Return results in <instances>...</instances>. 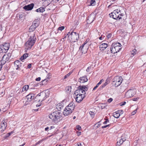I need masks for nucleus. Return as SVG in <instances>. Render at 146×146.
Wrapping results in <instances>:
<instances>
[{
    "instance_id": "9d476101",
    "label": "nucleus",
    "mask_w": 146,
    "mask_h": 146,
    "mask_svg": "<svg viewBox=\"0 0 146 146\" xmlns=\"http://www.w3.org/2000/svg\"><path fill=\"white\" fill-rule=\"evenodd\" d=\"M135 94V90L134 89H131L127 91L125 94V96L127 98H131Z\"/></svg>"
},
{
    "instance_id": "58836bf2",
    "label": "nucleus",
    "mask_w": 146,
    "mask_h": 146,
    "mask_svg": "<svg viewBox=\"0 0 146 146\" xmlns=\"http://www.w3.org/2000/svg\"><path fill=\"white\" fill-rule=\"evenodd\" d=\"M64 29V26H62L59 27L58 29V30L62 31V30Z\"/></svg>"
},
{
    "instance_id": "f3484780",
    "label": "nucleus",
    "mask_w": 146,
    "mask_h": 146,
    "mask_svg": "<svg viewBox=\"0 0 146 146\" xmlns=\"http://www.w3.org/2000/svg\"><path fill=\"white\" fill-rule=\"evenodd\" d=\"M88 80L87 76H85L80 78L79 79V81L80 83H83Z\"/></svg>"
},
{
    "instance_id": "0e129e2a",
    "label": "nucleus",
    "mask_w": 146,
    "mask_h": 146,
    "mask_svg": "<svg viewBox=\"0 0 146 146\" xmlns=\"http://www.w3.org/2000/svg\"><path fill=\"white\" fill-rule=\"evenodd\" d=\"M13 133V132H10V133H8V136H10V135L11 134H12Z\"/></svg>"
},
{
    "instance_id": "4468645a",
    "label": "nucleus",
    "mask_w": 146,
    "mask_h": 146,
    "mask_svg": "<svg viewBox=\"0 0 146 146\" xmlns=\"http://www.w3.org/2000/svg\"><path fill=\"white\" fill-rule=\"evenodd\" d=\"M15 66L16 67V69L18 70L19 69H20V67H21L22 65V64L19 60H16L14 63Z\"/></svg>"
},
{
    "instance_id": "09e8293b",
    "label": "nucleus",
    "mask_w": 146,
    "mask_h": 146,
    "mask_svg": "<svg viewBox=\"0 0 146 146\" xmlns=\"http://www.w3.org/2000/svg\"><path fill=\"white\" fill-rule=\"evenodd\" d=\"M106 82H107V83H108V84H109L110 82V80L109 78H107L106 80Z\"/></svg>"
},
{
    "instance_id": "e2e57ef3",
    "label": "nucleus",
    "mask_w": 146,
    "mask_h": 146,
    "mask_svg": "<svg viewBox=\"0 0 146 146\" xmlns=\"http://www.w3.org/2000/svg\"><path fill=\"white\" fill-rule=\"evenodd\" d=\"M98 88L96 86L93 88V90H95L97 88Z\"/></svg>"
},
{
    "instance_id": "338daca9",
    "label": "nucleus",
    "mask_w": 146,
    "mask_h": 146,
    "mask_svg": "<svg viewBox=\"0 0 146 146\" xmlns=\"http://www.w3.org/2000/svg\"><path fill=\"white\" fill-rule=\"evenodd\" d=\"M119 14H120L119 16L121 17V16H122L123 15V14L121 13V12H120L119 13Z\"/></svg>"
},
{
    "instance_id": "f704fd0d",
    "label": "nucleus",
    "mask_w": 146,
    "mask_h": 146,
    "mask_svg": "<svg viewBox=\"0 0 146 146\" xmlns=\"http://www.w3.org/2000/svg\"><path fill=\"white\" fill-rule=\"evenodd\" d=\"M47 81L48 80L47 79H45L44 80H42L41 81L42 84L43 85H45L46 84Z\"/></svg>"
},
{
    "instance_id": "20e7f679",
    "label": "nucleus",
    "mask_w": 146,
    "mask_h": 146,
    "mask_svg": "<svg viewBox=\"0 0 146 146\" xmlns=\"http://www.w3.org/2000/svg\"><path fill=\"white\" fill-rule=\"evenodd\" d=\"M88 86H79L78 87V89L75 91L74 94L75 95H82L86 94L85 91L88 90Z\"/></svg>"
},
{
    "instance_id": "dca6fc26",
    "label": "nucleus",
    "mask_w": 146,
    "mask_h": 146,
    "mask_svg": "<svg viewBox=\"0 0 146 146\" xmlns=\"http://www.w3.org/2000/svg\"><path fill=\"white\" fill-rule=\"evenodd\" d=\"M94 19L95 17L94 15H90L88 17L87 22L88 23L90 24L94 21Z\"/></svg>"
},
{
    "instance_id": "a878e982",
    "label": "nucleus",
    "mask_w": 146,
    "mask_h": 146,
    "mask_svg": "<svg viewBox=\"0 0 146 146\" xmlns=\"http://www.w3.org/2000/svg\"><path fill=\"white\" fill-rule=\"evenodd\" d=\"M4 46L2 45H0V53H5L7 52V51L5 50L3 46Z\"/></svg>"
},
{
    "instance_id": "c85d7f7f",
    "label": "nucleus",
    "mask_w": 146,
    "mask_h": 146,
    "mask_svg": "<svg viewBox=\"0 0 146 146\" xmlns=\"http://www.w3.org/2000/svg\"><path fill=\"white\" fill-rule=\"evenodd\" d=\"M71 86H68L66 87L65 90L67 93H69L71 92Z\"/></svg>"
},
{
    "instance_id": "8fccbe9b",
    "label": "nucleus",
    "mask_w": 146,
    "mask_h": 146,
    "mask_svg": "<svg viewBox=\"0 0 146 146\" xmlns=\"http://www.w3.org/2000/svg\"><path fill=\"white\" fill-rule=\"evenodd\" d=\"M139 99V98H133L132 100L134 101H137L138 100V99Z\"/></svg>"
},
{
    "instance_id": "ea45409f",
    "label": "nucleus",
    "mask_w": 146,
    "mask_h": 146,
    "mask_svg": "<svg viewBox=\"0 0 146 146\" xmlns=\"http://www.w3.org/2000/svg\"><path fill=\"white\" fill-rule=\"evenodd\" d=\"M102 109H103L105 108L106 106V105L105 103L102 104L100 106Z\"/></svg>"
},
{
    "instance_id": "de8ad7c7",
    "label": "nucleus",
    "mask_w": 146,
    "mask_h": 146,
    "mask_svg": "<svg viewBox=\"0 0 146 146\" xmlns=\"http://www.w3.org/2000/svg\"><path fill=\"white\" fill-rule=\"evenodd\" d=\"M113 101V99L111 98H110L108 100V102L109 103Z\"/></svg>"
},
{
    "instance_id": "e433bc0d",
    "label": "nucleus",
    "mask_w": 146,
    "mask_h": 146,
    "mask_svg": "<svg viewBox=\"0 0 146 146\" xmlns=\"http://www.w3.org/2000/svg\"><path fill=\"white\" fill-rule=\"evenodd\" d=\"M96 3V1L94 0H91L90 3V5H94Z\"/></svg>"
},
{
    "instance_id": "0eeeda50",
    "label": "nucleus",
    "mask_w": 146,
    "mask_h": 146,
    "mask_svg": "<svg viewBox=\"0 0 146 146\" xmlns=\"http://www.w3.org/2000/svg\"><path fill=\"white\" fill-rule=\"evenodd\" d=\"M120 12V10L115 9L112 12L110 13L109 15L110 17H112L115 19H121V17H120V14H119Z\"/></svg>"
},
{
    "instance_id": "bb28decb",
    "label": "nucleus",
    "mask_w": 146,
    "mask_h": 146,
    "mask_svg": "<svg viewBox=\"0 0 146 146\" xmlns=\"http://www.w3.org/2000/svg\"><path fill=\"white\" fill-rule=\"evenodd\" d=\"M120 115V114L119 113V112H117V111L114 112L113 113V116L114 117L116 118H118L119 117Z\"/></svg>"
},
{
    "instance_id": "393cba45",
    "label": "nucleus",
    "mask_w": 146,
    "mask_h": 146,
    "mask_svg": "<svg viewBox=\"0 0 146 146\" xmlns=\"http://www.w3.org/2000/svg\"><path fill=\"white\" fill-rule=\"evenodd\" d=\"M28 54L26 53L22 55L20 58V60L22 61L26 59L28 56Z\"/></svg>"
},
{
    "instance_id": "c9c22d12",
    "label": "nucleus",
    "mask_w": 146,
    "mask_h": 146,
    "mask_svg": "<svg viewBox=\"0 0 146 146\" xmlns=\"http://www.w3.org/2000/svg\"><path fill=\"white\" fill-rule=\"evenodd\" d=\"M72 72H69L64 77V78L63 79H65L66 78L68 77L72 73Z\"/></svg>"
},
{
    "instance_id": "7ed1b4c3",
    "label": "nucleus",
    "mask_w": 146,
    "mask_h": 146,
    "mask_svg": "<svg viewBox=\"0 0 146 146\" xmlns=\"http://www.w3.org/2000/svg\"><path fill=\"white\" fill-rule=\"evenodd\" d=\"M75 105H74L73 102H71L64 110L63 113L65 116H67L71 113L74 110Z\"/></svg>"
},
{
    "instance_id": "bf43d9fd",
    "label": "nucleus",
    "mask_w": 146,
    "mask_h": 146,
    "mask_svg": "<svg viewBox=\"0 0 146 146\" xmlns=\"http://www.w3.org/2000/svg\"><path fill=\"white\" fill-rule=\"evenodd\" d=\"M77 135L79 136L81 135V132H79L77 133Z\"/></svg>"
},
{
    "instance_id": "f8f14e48",
    "label": "nucleus",
    "mask_w": 146,
    "mask_h": 146,
    "mask_svg": "<svg viewBox=\"0 0 146 146\" xmlns=\"http://www.w3.org/2000/svg\"><path fill=\"white\" fill-rule=\"evenodd\" d=\"M121 44L119 42L113 43L111 45V46L115 47L117 52L121 49Z\"/></svg>"
},
{
    "instance_id": "ddd939ff",
    "label": "nucleus",
    "mask_w": 146,
    "mask_h": 146,
    "mask_svg": "<svg viewBox=\"0 0 146 146\" xmlns=\"http://www.w3.org/2000/svg\"><path fill=\"white\" fill-rule=\"evenodd\" d=\"M35 5L33 3H31L30 4L25 6L23 7V9L26 11L32 10L33 8Z\"/></svg>"
},
{
    "instance_id": "f03ea898",
    "label": "nucleus",
    "mask_w": 146,
    "mask_h": 146,
    "mask_svg": "<svg viewBox=\"0 0 146 146\" xmlns=\"http://www.w3.org/2000/svg\"><path fill=\"white\" fill-rule=\"evenodd\" d=\"M36 39V37L34 34L33 36H31L28 39V41L25 44V45L26 46L25 48V52H27V50L30 49L31 48L35 43Z\"/></svg>"
},
{
    "instance_id": "5fc2aeb1",
    "label": "nucleus",
    "mask_w": 146,
    "mask_h": 146,
    "mask_svg": "<svg viewBox=\"0 0 146 146\" xmlns=\"http://www.w3.org/2000/svg\"><path fill=\"white\" fill-rule=\"evenodd\" d=\"M41 79L40 77H38V78H36L35 79V80L36 81H40Z\"/></svg>"
},
{
    "instance_id": "f257e3e1",
    "label": "nucleus",
    "mask_w": 146,
    "mask_h": 146,
    "mask_svg": "<svg viewBox=\"0 0 146 146\" xmlns=\"http://www.w3.org/2000/svg\"><path fill=\"white\" fill-rule=\"evenodd\" d=\"M62 114L59 110L55 111L48 115L49 117L54 123H56L61 119Z\"/></svg>"
},
{
    "instance_id": "3c124183",
    "label": "nucleus",
    "mask_w": 146,
    "mask_h": 146,
    "mask_svg": "<svg viewBox=\"0 0 146 146\" xmlns=\"http://www.w3.org/2000/svg\"><path fill=\"white\" fill-rule=\"evenodd\" d=\"M32 66V64H29L27 66V68H30Z\"/></svg>"
},
{
    "instance_id": "4be33fe9",
    "label": "nucleus",
    "mask_w": 146,
    "mask_h": 146,
    "mask_svg": "<svg viewBox=\"0 0 146 146\" xmlns=\"http://www.w3.org/2000/svg\"><path fill=\"white\" fill-rule=\"evenodd\" d=\"M1 45L4 46L3 48L7 51L9 50L10 46L9 44V43H4V44Z\"/></svg>"
},
{
    "instance_id": "2eb2a0df",
    "label": "nucleus",
    "mask_w": 146,
    "mask_h": 146,
    "mask_svg": "<svg viewBox=\"0 0 146 146\" xmlns=\"http://www.w3.org/2000/svg\"><path fill=\"white\" fill-rule=\"evenodd\" d=\"M35 94L34 93H30L26 96L28 102H31L34 98Z\"/></svg>"
},
{
    "instance_id": "69168bd1",
    "label": "nucleus",
    "mask_w": 146,
    "mask_h": 146,
    "mask_svg": "<svg viewBox=\"0 0 146 146\" xmlns=\"http://www.w3.org/2000/svg\"><path fill=\"white\" fill-rule=\"evenodd\" d=\"M108 84V83H107V82H105L104 84H103L105 86H106V85H107Z\"/></svg>"
},
{
    "instance_id": "774afa93",
    "label": "nucleus",
    "mask_w": 146,
    "mask_h": 146,
    "mask_svg": "<svg viewBox=\"0 0 146 146\" xmlns=\"http://www.w3.org/2000/svg\"><path fill=\"white\" fill-rule=\"evenodd\" d=\"M77 145L78 146H81L82 144L81 143H78L77 144Z\"/></svg>"
},
{
    "instance_id": "49530a36",
    "label": "nucleus",
    "mask_w": 146,
    "mask_h": 146,
    "mask_svg": "<svg viewBox=\"0 0 146 146\" xmlns=\"http://www.w3.org/2000/svg\"><path fill=\"white\" fill-rule=\"evenodd\" d=\"M110 125V124H108V125H105V126H103L102 127V129H103V128H106L108 127H109Z\"/></svg>"
},
{
    "instance_id": "a211bd4d",
    "label": "nucleus",
    "mask_w": 146,
    "mask_h": 146,
    "mask_svg": "<svg viewBox=\"0 0 146 146\" xmlns=\"http://www.w3.org/2000/svg\"><path fill=\"white\" fill-rule=\"evenodd\" d=\"M1 128L2 130L4 131L5 130L6 127L7 126V123L5 121H3L1 124Z\"/></svg>"
},
{
    "instance_id": "72a5a7b5",
    "label": "nucleus",
    "mask_w": 146,
    "mask_h": 146,
    "mask_svg": "<svg viewBox=\"0 0 146 146\" xmlns=\"http://www.w3.org/2000/svg\"><path fill=\"white\" fill-rule=\"evenodd\" d=\"M137 50L135 49H134L131 51V54L133 56L135 55L136 53Z\"/></svg>"
},
{
    "instance_id": "473e14b6",
    "label": "nucleus",
    "mask_w": 146,
    "mask_h": 146,
    "mask_svg": "<svg viewBox=\"0 0 146 146\" xmlns=\"http://www.w3.org/2000/svg\"><path fill=\"white\" fill-rule=\"evenodd\" d=\"M89 114L92 118L94 117L95 113L94 112L90 111L89 112Z\"/></svg>"
},
{
    "instance_id": "4c0bfd02",
    "label": "nucleus",
    "mask_w": 146,
    "mask_h": 146,
    "mask_svg": "<svg viewBox=\"0 0 146 146\" xmlns=\"http://www.w3.org/2000/svg\"><path fill=\"white\" fill-rule=\"evenodd\" d=\"M105 87V86L103 84H102V85L99 88V90L100 91V90H102L103 88H104Z\"/></svg>"
},
{
    "instance_id": "603ef678",
    "label": "nucleus",
    "mask_w": 146,
    "mask_h": 146,
    "mask_svg": "<svg viewBox=\"0 0 146 146\" xmlns=\"http://www.w3.org/2000/svg\"><path fill=\"white\" fill-rule=\"evenodd\" d=\"M91 68V66H89L87 68L86 70V71L87 72H89V70Z\"/></svg>"
},
{
    "instance_id": "39448f33",
    "label": "nucleus",
    "mask_w": 146,
    "mask_h": 146,
    "mask_svg": "<svg viewBox=\"0 0 146 146\" xmlns=\"http://www.w3.org/2000/svg\"><path fill=\"white\" fill-rule=\"evenodd\" d=\"M112 80V83L114 84L115 86L116 87L120 85L123 81V79L121 76H116Z\"/></svg>"
},
{
    "instance_id": "c03bdc74",
    "label": "nucleus",
    "mask_w": 146,
    "mask_h": 146,
    "mask_svg": "<svg viewBox=\"0 0 146 146\" xmlns=\"http://www.w3.org/2000/svg\"><path fill=\"white\" fill-rule=\"evenodd\" d=\"M111 35H112L111 34H108L107 35V37H108V38H110L111 37Z\"/></svg>"
},
{
    "instance_id": "6ab92c4d",
    "label": "nucleus",
    "mask_w": 146,
    "mask_h": 146,
    "mask_svg": "<svg viewBox=\"0 0 146 146\" xmlns=\"http://www.w3.org/2000/svg\"><path fill=\"white\" fill-rule=\"evenodd\" d=\"M45 8L43 7H40L39 8L36 9L35 11L38 13H41L44 12L45 11Z\"/></svg>"
},
{
    "instance_id": "680f3d73",
    "label": "nucleus",
    "mask_w": 146,
    "mask_h": 146,
    "mask_svg": "<svg viewBox=\"0 0 146 146\" xmlns=\"http://www.w3.org/2000/svg\"><path fill=\"white\" fill-rule=\"evenodd\" d=\"M2 27L1 25H0V32L2 30Z\"/></svg>"
},
{
    "instance_id": "aec40b11",
    "label": "nucleus",
    "mask_w": 146,
    "mask_h": 146,
    "mask_svg": "<svg viewBox=\"0 0 146 146\" xmlns=\"http://www.w3.org/2000/svg\"><path fill=\"white\" fill-rule=\"evenodd\" d=\"M108 45L107 44L105 43H102L100 46V48L103 50H105L108 47Z\"/></svg>"
},
{
    "instance_id": "7c9ffc66",
    "label": "nucleus",
    "mask_w": 146,
    "mask_h": 146,
    "mask_svg": "<svg viewBox=\"0 0 146 146\" xmlns=\"http://www.w3.org/2000/svg\"><path fill=\"white\" fill-rule=\"evenodd\" d=\"M29 88V86L28 85H26L25 86H24L23 88L22 92H24V91H27L28 89Z\"/></svg>"
},
{
    "instance_id": "5701e85b",
    "label": "nucleus",
    "mask_w": 146,
    "mask_h": 146,
    "mask_svg": "<svg viewBox=\"0 0 146 146\" xmlns=\"http://www.w3.org/2000/svg\"><path fill=\"white\" fill-rule=\"evenodd\" d=\"M32 25L35 27L37 28L39 25V22L38 19L35 20L33 22Z\"/></svg>"
},
{
    "instance_id": "b1692460",
    "label": "nucleus",
    "mask_w": 146,
    "mask_h": 146,
    "mask_svg": "<svg viewBox=\"0 0 146 146\" xmlns=\"http://www.w3.org/2000/svg\"><path fill=\"white\" fill-rule=\"evenodd\" d=\"M85 44H83L79 48V50L78 52L77 53V54L78 55L79 53H81V54H82L83 52L82 51V49L83 48Z\"/></svg>"
},
{
    "instance_id": "052dcab7",
    "label": "nucleus",
    "mask_w": 146,
    "mask_h": 146,
    "mask_svg": "<svg viewBox=\"0 0 146 146\" xmlns=\"http://www.w3.org/2000/svg\"><path fill=\"white\" fill-rule=\"evenodd\" d=\"M19 18L20 19H21L23 17V15L22 14H20L19 15Z\"/></svg>"
},
{
    "instance_id": "423d86ee",
    "label": "nucleus",
    "mask_w": 146,
    "mask_h": 146,
    "mask_svg": "<svg viewBox=\"0 0 146 146\" xmlns=\"http://www.w3.org/2000/svg\"><path fill=\"white\" fill-rule=\"evenodd\" d=\"M11 54L10 53H9L7 54H5L2 56L0 61V64L3 66L5 64L6 62L8 61L10 59Z\"/></svg>"
},
{
    "instance_id": "a18cd8bd",
    "label": "nucleus",
    "mask_w": 146,
    "mask_h": 146,
    "mask_svg": "<svg viewBox=\"0 0 146 146\" xmlns=\"http://www.w3.org/2000/svg\"><path fill=\"white\" fill-rule=\"evenodd\" d=\"M57 106H58V107L60 108H62L63 106L61 105V103H59L57 105Z\"/></svg>"
},
{
    "instance_id": "9b49d317",
    "label": "nucleus",
    "mask_w": 146,
    "mask_h": 146,
    "mask_svg": "<svg viewBox=\"0 0 146 146\" xmlns=\"http://www.w3.org/2000/svg\"><path fill=\"white\" fill-rule=\"evenodd\" d=\"M76 96V101L78 103H80L81 102L83 99L85 97V95L84 94L82 95H75Z\"/></svg>"
},
{
    "instance_id": "cd10ccee",
    "label": "nucleus",
    "mask_w": 146,
    "mask_h": 146,
    "mask_svg": "<svg viewBox=\"0 0 146 146\" xmlns=\"http://www.w3.org/2000/svg\"><path fill=\"white\" fill-rule=\"evenodd\" d=\"M36 28L34 25H32L30 27L29 29V32H31L34 31Z\"/></svg>"
},
{
    "instance_id": "c756f323",
    "label": "nucleus",
    "mask_w": 146,
    "mask_h": 146,
    "mask_svg": "<svg viewBox=\"0 0 146 146\" xmlns=\"http://www.w3.org/2000/svg\"><path fill=\"white\" fill-rule=\"evenodd\" d=\"M110 51L111 53H113V54H115L117 52L116 51V50L115 49V48L114 47H113V46H111V47L110 48Z\"/></svg>"
},
{
    "instance_id": "79ce46f5",
    "label": "nucleus",
    "mask_w": 146,
    "mask_h": 146,
    "mask_svg": "<svg viewBox=\"0 0 146 146\" xmlns=\"http://www.w3.org/2000/svg\"><path fill=\"white\" fill-rule=\"evenodd\" d=\"M117 112H119V113L121 114H122L123 113V111L122 110H119L118 111H117Z\"/></svg>"
},
{
    "instance_id": "37998d69",
    "label": "nucleus",
    "mask_w": 146,
    "mask_h": 146,
    "mask_svg": "<svg viewBox=\"0 0 146 146\" xmlns=\"http://www.w3.org/2000/svg\"><path fill=\"white\" fill-rule=\"evenodd\" d=\"M106 121L103 123L104 124H106L108 122H109V120L108 119H105Z\"/></svg>"
},
{
    "instance_id": "4d7b16f0",
    "label": "nucleus",
    "mask_w": 146,
    "mask_h": 146,
    "mask_svg": "<svg viewBox=\"0 0 146 146\" xmlns=\"http://www.w3.org/2000/svg\"><path fill=\"white\" fill-rule=\"evenodd\" d=\"M104 80L103 79H101V80H100V81L99 82V83L100 84H101L102 83V82H104Z\"/></svg>"
},
{
    "instance_id": "a19ab883",
    "label": "nucleus",
    "mask_w": 146,
    "mask_h": 146,
    "mask_svg": "<svg viewBox=\"0 0 146 146\" xmlns=\"http://www.w3.org/2000/svg\"><path fill=\"white\" fill-rule=\"evenodd\" d=\"M76 129L78 130H80L81 129V127L80 125H77L76 126Z\"/></svg>"
},
{
    "instance_id": "1a4fd4ad",
    "label": "nucleus",
    "mask_w": 146,
    "mask_h": 146,
    "mask_svg": "<svg viewBox=\"0 0 146 146\" xmlns=\"http://www.w3.org/2000/svg\"><path fill=\"white\" fill-rule=\"evenodd\" d=\"M70 35H71V39L73 42L77 41L79 38L78 34L76 32H72L70 34Z\"/></svg>"
},
{
    "instance_id": "6e6552de",
    "label": "nucleus",
    "mask_w": 146,
    "mask_h": 146,
    "mask_svg": "<svg viewBox=\"0 0 146 146\" xmlns=\"http://www.w3.org/2000/svg\"><path fill=\"white\" fill-rule=\"evenodd\" d=\"M38 94L40 97L38 102H42L48 97L49 95V91L46 90L45 92H42Z\"/></svg>"
},
{
    "instance_id": "864d4df0",
    "label": "nucleus",
    "mask_w": 146,
    "mask_h": 146,
    "mask_svg": "<svg viewBox=\"0 0 146 146\" xmlns=\"http://www.w3.org/2000/svg\"><path fill=\"white\" fill-rule=\"evenodd\" d=\"M43 139H42L41 140L39 141L37 143H36V145H37L38 144H39L41 142H42L43 141Z\"/></svg>"
},
{
    "instance_id": "412c9836",
    "label": "nucleus",
    "mask_w": 146,
    "mask_h": 146,
    "mask_svg": "<svg viewBox=\"0 0 146 146\" xmlns=\"http://www.w3.org/2000/svg\"><path fill=\"white\" fill-rule=\"evenodd\" d=\"M126 139L125 138H122L120 139L119 141L117 142V145L118 146L121 145L125 141Z\"/></svg>"
},
{
    "instance_id": "6e6d98bb",
    "label": "nucleus",
    "mask_w": 146,
    "mask_h": 146,
    "mask_svg": "<svg viewBox=\"0 0 146 146\" xmlns=\"http://www.w3.org/2000/svg\"><path fill=\"white\" fill-rule=\"evenodd\" d=\"M136 112H137V110H135L134 111H133L132 112V115H134L136 113Z\"/></svg>"
},
{
    "instance_id": "2f4dec72",
    "label": "nucleus",
    "mask_w": 146,
    "mask_h": 146,
    "mask_svg": "<svg viewBox=\"0 0 146 146\" xmlns=\"http://www.w3.org/2000/svg\"><path fill=\"white\" fill-rule=\"evenodd\" d=\"M39 94H38L35 97H34V100L35 101H37L38 102V101L39 100Z\"/></svg>"
},
{
    "instance_id": "13d9d810",
    "label": "nucleus",
    "mask_w": 146,
    "mask_h": 146,
    "mask_svg": "<svg viewBox=\"0 0 146 146\" xmlns=\"http://www.w3.org/2000/svg\"><path fill=\"white\" fill-rule=\"evenodd\" d=\"M126 103V102H123V103H122V104L121 105V106H123V105H124Z\"/></svg>"
}]
</instances>
